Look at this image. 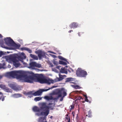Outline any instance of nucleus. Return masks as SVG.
<instances>
[{
    "instance_id": "1",
    "label": "nucleus",
    "mask_w": 122,
    "mask_h": 122,
    "mask_svg": "<svg viewBox=\"0 0 122 122\" xmlns=\"http://www.w3.org/2000/svg\"><path fill=\"white\" fill-rule=\"evenodd\" d=\"M35 74L32 76H27V73L23 71L21 76H20V79H23L25 82L32 83L33 82V81L35 80Z\"/></svg>"
},
{
    "instance_id": "2",
    "label": "nucleus",
    "mask_w": 122,
    "mask_h": 122,
    "mask_svg": "<svg viewBox=\"0 0 122 122\" xmlns=\"http://www.w3.org/2000/svg\"><path fill=\"white\" fill-rule=\"evenodd\" d=\"M23 71H12L8 73V75L13 78L16 77L17 79H20V76H21Z\"/></svg>"
},
{
    "instance_id": "3",
    "label": "nucleus",
    "mask_w": 122,
    "mask_h": 122,
    "mask_svg": "<svg viewBox=\"0 0 122 122\" xmlns=\"http://www.w3.org/2000/svg\"><path fill=\"white\" fill-rule=\"evenodd\" d=\"M76 74L78 76L85 77L86 76L87 74L86 71L82 70L81 68H79L76 71Z\"/></svg>"
},
{
    "instance_id": "4",
    "label": "nucleus",
    "mask_w": 122,
    "mask_h": 122,
    "mask_svg": "<svg viewBox=\"0 0 122 122\" xmlns=\"http://www.w3.org/2000/svg\"><path fill=\"white\" fill-rule=\"evenodd\" d=\"M45 79L42 74H35V80H37V82L41 84L44 83Z\"/></svg>"
},
{
    "instance_id": "5",
    "label": "nucleus",
    "mask_w": 122,
    "mask_h": 122,
    "mask_svg": "<svg viewBox=\"0 0 122 122\" xmlns=\"http://www.w3.org/2000/svg\"><path fill=\"white\" fill-rule=\"evenodd\" d=\"M56 86H53L51 87L50 88H49L48 89H40L39 90L35 92H34L33 93V95L35 96H39L41 95L42 92H44L47 91L52 89L53 88H54L56 87Z\"/></svg>"
},
{
    "instance_id": "6",
    "label": "nucleus",
    "mask_w": 122,
    "mask_h": 122,
    "mask_svg": "<svg viewBox=\"0 0 122 122\" xmlns=\"http://www.w3.org/2000/svg\"><path fill=\"white\" fill-rule=\"evenodd\" d=\"M11 60L13 62V65L15 67H17L20 66V64L19 62V60L17 59L16 57H12L11 58Z\"/></svg>"
},
{
    "instance_id": "7",
    "label": "nucleus",
    "mask_w": 122,
    "mask_h": 122,
    "mask_svg": "<svg viewBox=\"0 0 122 122\" xmlns=\"http://www.w3.org/2000/svg\"><path fill=\"white\" fill-rule=\"evenodd\" d=\"M4 41L6 44L9 46H11L14 43L13 40L10 37L5 38Z\"/></svg>"
},
{
    "instance_id": "8",
    "label": "nucleus",
    "mask_w": 122,
    "mask_h": 122,
    "mask_svg": "<svg viewBox=\"0 0 122 122\" xmlns=\"http://www.w3.org/2000/svg\"><path fill=\"white\" fill-rule=\"evenodd\" d=\"M49 112V110L48 109H47L46 110V111L45 112H42L40 113H37L36 114L39 116L41 115H44V116L43 117V118L46 119V116L48 115Z\"/></svg>"
},
{
    "instance_id": "9",
    "label": "nucleus",
    "mask_w": 122,
    "mask_h": 122,
    "mask_svg": "<svg viewBox=\"0 0 122 122\" xmlns=\"http://www.w3.org/2000/svg\"><path fill=\"white\" fill-rule=\"evenodd\" d=\"M36 53L38 54V56L39 57V60L41 59L42 57H44L46 56L45 53L43 51L40 50L37 51Z\"/></svg>"
},
{
    "instance_id": "10",
    "label": "nucleus",
    "mask_w": 122,
    "mask_h": 122,
    "mask_svg": "<svg viewBox=\"0 0 122 122\" xmlns=\"http://www.w3.org/2000/svg\"><path fill=\"white\" fill-rule=\"evenodd\" d=\"M30 67L32 69H34L35 67L38 68H40L41 67V65L39 63H36L35 62H32L30 64Z\"/></svg>"
},
{
    "instance_id": "11",
    "label": "nucleus",
    "mask_w": 122,
    "mask_h": 122,
    "mask_svg": "<svg viewBox=\"0 0 122 122\" xmlns=\"http://www.w3.org/2000/svg\"><path fill=\"white\" fill-rule=\"evenodd\" d=\"M49 108H51V110H52L53 109V108L51 106H47L46 103H42L41 105V106L40 107L41 110H42L44 111V109L46 110L49 109Z\"/></svg>"
},
{
    "instance_id": "12",
    "label": "nucleus",
    "mask_w": 122,
    "mask_h": 122,
    "mask_svg": "<svg viewBox=\"0 0 122 122\" xmlns=\"http://www.w3.org/2000/svg\"><path fill=\"white\" fill-rule=\"evenodd\" d=\"M59 77H57L55 79V81L56 82L60 81L66 77V76L65 75H62L59 74Z\"/></svg>"
},
{
    "instance_id": "13",
    "label": "nucleus",
    "mask_w": 122,
    "mask_h": 122,
    "mask_svg": "<svg viewBox=\"0 0 122 122\" xmlns=\"http://www.w3.org/2000/svg\"><path fill=\"white\" fill-rule=\"evenodd\" d=\"M17 59L19 61H20L23 62V60L25 59L26 58V56L24 53L23 52L21 53V55L17 57H16Z\"/></svg>"
},
{
    "instance_id": "14",
    "label": "nucleus",
    "mask_w": 122,
    "mask_h": 122,
    "mask_svg": "<svg viewBox=\"0 0 122 122\" xmlns=\"http://www.w3.org/2000/svg\"><path fill=\"white\" fill-rule=\"evenodd\" d=\"M9 86L12 89L15 90H18V87L16 83L10 84H9Z\"/></svg>"
},
{
    "instance_id": "15",
    "label": "nucleus",
    "mask_w": 122,
    "mask_h": 122,
    "mask_svg": "<svg viewBox=\"0 0 122 122\" xmlns=\"http://www.w3.org/2000/svg\"><path fill=\"white\" fill-rule=\"evenodd\" d=\"M56 94L58 95L57 97H53L52 96H51V97L52 98V99L51 100H53L54 101L56 100L59 97H62L61 95V92L60 91H58L56 93Z\"/></svg>"
},
{
    "instance_id": "16",
    "label": "nucleus",
    "mask_w": 122,
    "mask_h": 122,
    "mask_svg": "<svg viewBox=\"0 0 122 122\" xmlns=\"http://www.w3.org/2000/svg\"><path fill=\"white\" fill-rule=\"evenodd\" d=\"M45 80L44 83H46L48 85H50L51 83H53L54 82V81L52 80L45 79Z\"/></svg>"
},
{
    "instance_id": "17",
    "label": "nucleus",
    "mask_w": 122,
    "mask_h": 122,
    "mask_svg": "<svg viewBox=\"0 0 122 122\" xmlns=\"http://www.w3.org/2000/svg\"><path fill=\"white\" fill-rule=\"evenodd\" d=\"M78 26V25L77 23L75 22H73L71 23L69 26L70 28L71 29L72 28H76Z\"/></svg>"
},
{
    "instance_id": "18",
    "label": "nucleus",
    "mask_w": 122,
    "mask_h": 122,
    "mask_svg": "<svg viewBox=\"0 0 122 122\" xmlns=\"http://www.w3.org/2000/svg\"><path fill=\"white\" fill-rule=\"evenodd\" d=\"M33 110L35 112H40L41 110L38 107L35 106L33 108Z\"/></svg>"
},
{
    "instance_id": "19",
    "label": "nucleus",
    "mask_w": 122,
    "mask_h": 122,
    "mask_svg": "<svg viewBox=\"0 0 122 122\" xmlns=\"http://www.w3.org/2000/svg\"><path fill=\"white\" fill-rule=\"evenodd\" d=\"M60 72L62 73H65L66 74L67 73V72L66 69L65 67H62L60 71Z\"/></svg>"
},
{
    "instance_id": "20",
    "label": "nucleus",
    "mask_w": 122,
    "mask_h": 122,
    "mask_svg": "<svg viewBox=\"0 0 122 122\" xmlns=\"http://www.w3.org/2000/svg\"><path fill=\"white\" fill-rule=\"evenodd\" d=\"M21 96V95L20 94H15L12 95V97L14 98H17Z\"/></svg>"
},
{
    "instance_id": "21",
    "label": "nucleus",
    "mask_w": 122,
    "mask_h": 122,
    "mask_svg": "<svg viewBox=\"0 0 122 122\" xmlns=\"http://www.w3.org/2000/svg\"><path fill=\"white\" fill-rule=\"evenodd\" d=\"M3 94L2 93L0 92V101L1 100L2 101H3L5 99V97Z\"/></svg>"
},
{
    "instance_id": "22",
    "label": "nucleus",
    "mask_w": 122,
    "mask_h": 122,
    "mask_svg": "<svg viewBox=\"0 0 122 122\" xmlns=\"http://www.w3.org/2000/svg\"><path fill=\"white\" fill-rule=\"evenodd\" d=\"M58 91H60L61 92V94L62 95V94L63 95V97H64L65 96H66L67 95V93L65 91H61L59 90Z\"/></svg>"
},
{
    "instance_id": "23",
    "label": "nucleus",
    "mask_w": 122,
    "mask_h": 122,
    "mask_svg": "<svg viewBox=\"0 0 122 122\" xmlns=\"http://www.w3.org/2000/svg\"><path fill=\"white\" fill-rule=\"evenodd\" d=\"M30 56L32 58H33L34 60H37L38 59L37 56L36 55L31 54L30 55Z\"/></svg>"
},
{
    "instance_id": "24",
    "label": "nucleus",
    "mask_w": 122,
    "mask_h": 122,
    "mask_svg": "<svg viewBox=\"0 0 122 122\" xmlns=\"http://www.w3.org/2000/svg\"><path fill=\"white\" fill-rule=\"evenodd\" d=\"M66 79L65 82H70L73 81V79L71 77L67 78Z\"/></svg>"
},
{
    "instance_id": "25",
    "label": "nucleus",
    "mask_w": 122,
    "mask_h": 122,
    "mask_svg": "<svg viewBox=\"0 0 122 122\" xmlns=\"http://www.w3.org/2000/svg\"><path fill=\"white\" fill-rule=\"evenodd\" d=\"M11 46L17 48H19L20 47V45L19 44L17 45L14 42V43H13V45Z\"/></svg>"
},
{
    "instance_id": "26",
    "label": "nucleus",
    "mask_w": 122,
    "mask_h": 122,
    "mask_svg": "<svg viewBox=\"0 0 122 122\" xmlns=\"http://www.w3.org/2000/svg\"><path fill=\"white\" fill-rule=\"evenodd\" d=\"M44 98L45 99L47 100H51L52 99V98L51 97V96H45L44 97Z\"/></svg>"
},
{
    "instance_id": "27",
    "label": "nucleus",
    "mask_w": 122,
    "mask_h": 122,
    "mask_svg": "<svg viewBox=\"0 0 122 122\" xmlns=\"http://www.w3.org/2000/svg\"><path fill=\"white\" fill-rule=\"evenodd\" d=\"M34 91H32L28 92L26 94L27 95H33V93Z\"/></svg>"
},
{
    "instance_id": "28",
    "label": "nucleus",
    "mask_w": 122,
    "mask_h": 122,
    "mask_svg": "<svg viewBox=\"0 0 122 122\" xmlns=\"http://www.w3.org/2000/svg\"><path fill=\"white\" fill-rule=\"evenodd\" d=\"M59 63L63 65H66L67 64V63L63 61H59Z\"/></svg>"
},
{
    "instance_id": "29",
    "label": "nucleus",
    "mask_w": 122,
    "mask_h": 122,
    "mask_svg": "<svg viewBox=\"0 0 122 122\" xmlns=\"http://www.w3.org/2000/svg\"><path fill=\"white\" fill-rule=\"evenodd\" d=\"M41 97H35L34 98V100L35 101H39L40 100H41Z\"/></svg>"
},
{
    "instance_id": "30",
    "label": "nucleus",
    "mask_w": 122,
    "mask_h": 122,
    "mask_svg": "<svg viewBox=\"0 0 122 122\" xmlns=\"http://www.w3.org/2000/svg\"><path fill=\"white\" fill-rule=\"evenodd\" d=\"M73 87L76 89H80L81 88L78 85H72Z\"/></svg>"
},
{
    "instance_id": "31",
    "label": "nucleus",
    "mask_w": 122,
    "mask_h": 122,
    "mask_svg": "<svg viewBox=\"0 0 122 122\" xmlns=\"http://www.w3.org/2000/svg\"><path fill=\"white\" fill-rule=\"evenodd\" d=\"M76 101H77V100H80L81 99H82V100L83 99L82 97L80 96H78V97H77L76 98Z\"/></svg>"
},
{
    "instance_id": "32",
    "label": "nucleus",
    "mask_w": 122,
    "mask_h": 122,
    "mask_svg": "<svg viewBox=\"0 0 122 122\" xmlns=\"http://www.w3.org/2000/svg\"><path fill=\"white\" fill-rule=\"evenodd\" d=\"M59 58L61 60H63L65 61H66V59L62 57L61 56H58Z\"/></svg>"
},
{
    "instance_id": "33",
    "label": "nucleus",
    "mask_w": 122,
    "mask_h": 122,
    "mask_svg": "<svg viewBox=\"0 0 122 122\" xmlns=\"http://www.w3.org/2000/svg\"><path fill=\"white\" fill-rule=\"evenodd\" d=\"M92 112L90 110L88 112V117H91L92 116Z\"/></svg>"
},
{
    "instance_id": "34",
    "label": "nucleus",
    "mask_w": 122,
    "mask_h": 122,
    "mask_svg": "<svg viewBox=\"0 0 122 122\" xmlns=\"http://www.w3.org/2000/svg\"><path fill=\"white\" fill-rule=\"evenodd\" d=\"M26 50L29 53H31L32 52L31 50L28 48H27Z\"/></svg>"
},
{
    "instance_id": "35",
    "label": "nucleus",
    "mask_w": 122,
    "mask_h": 122,
    "mask_svg": "<svg viewBox=\"0 0 122 122\" xmlns=\"http://www.w3.org/2000/svg\"><path fill=\"white\" fill-rule=\"evenodd\" d=\"M5 90L7 92H11V90L8 88H6L5 89Z\"/></svg>"
},
{
    "instance_id": "36",
    "label": "nucleus",
    "mask_w": 122,
    "mask_h": 122,
    "mask_svg": "<svg viewBox=\"0 0 122 122\" xmlns=\"http://www.w3.org/2000/svg\"><path fill=\"white\" fill-rule=\"evenodd\" d=\"M85 101L87 102H89V100L87 99V97L86 95L85 96Z\"/></svg>"
},
{
    "instance_id": "37",
    "label": "nucleus",
    "mask_w": 122,
    "mask_h": 122,
    "mask_svg": "<svg viewBox=\"0 0 122 122\" xmlns=\"http://www.w3.org/2000/svg\"><path fill=\"white\" fill-rule=\"evenodd\" d=\"M3 55H4V54L3 52L2 51H0V57H1Z\"/></svg>"
},
{
    "instance_id": "38",
    "label": "nucleus",
    "mask_w": 122,
    "mask_h": 122,
    "mask_svg": "<svg viewBox=\"0 0 122 122\" xmlns=\"http://www.w3.org/2000/svg\"><path fill=\"white\" fill-rule=\"evenodd\" d=\"M27 48L26 47H23L21 48V50H26Z\"/></svg>"
},
{
    "instance_id": "39",
    "label": "nucleus",
    "mask_w": 122,
    "mask_h": 122,
    "mask_svg": "<svg viewBox=\"0 0 122 122\" xmlns=\"http://www.w3.org/2000/svg\"><path fill=\"white\" fill-rule=\"evenodd\" d=\"M4 86V85H0V87L2 88H3Z\"/></svg>"
},
{
    "instance_id": "40",
    "label": "nucleus",
    "mask_w": 122,
    "mask_h": 122,
    "mask_svg": "<svg viewBox=\"0 0 122 122\" xmlns=\"http://www.w3.org/2000/svg\"><path fill=\"white\" fill-rule=\"evenodd\" d=\"M3 41L2 40H0V45H1L3 43Z\"/></svg>"
},
{
    "instance_id": "41",
    "label": "nucleus",
    "mask_w": 122,
    "mask_h": 122,
    "mask_svg": "<svg viewBox=\"0 0 122 122\" xmlns=\"http://www.w3.org/2000/svg\"><path fill=\"white\" fill-rule=\"evenodd\" d=\"M71 109H73L74 108V105H71Z\"/></svg>"
},
{
    "instance_id": "42",
    "label": "nucleus",
    "mask_w": 122,
    "mask_h": 122,
    "mask_svg": "<svg viewBox=\"0 0 122 122\" xmlns=\"http://www.w3.org/2000/svg\"><path fill=\"white\" fill-rule=\"evenodd\" d=\"M3 67V66L2 64L0 63V69Z\"/></svg>"
},
{
    "instance_id": "43",
    "label": "nucleus",
    "mask_w": 122,
    "mask_h": 122,
    "mask_svg": "<svg viewBox=\"0 0 122 122\" xmlns=\"http://www.w3.org/2000/svg\"><path fill=\"white\" fill-rule=\"evenodd\" d=\"M65 118L66 120H67V121H68V120H69V118H70L69 117H66Z\"/></svg>"
},
{
    "instance_id": "44",
    "label": "nucleus",
    "mask_w": 122,
    "mask_h": 122,
    "mask_svg": "<svg viewBox=\"0 0 122 122\" xmlns=\"http://www.w3.org/2000/svg\"><path fill=\"white\" fill-rule=\"evenodd\" d=\"M3 76L0 75V79H1L3 77Z\"/></svg>"
},
{
    "instance_id": "45",
    "label": "nucleus",
    "mask_w": 122,
    "mask_h": 122,
    "mask_svg": "<svg viewBox=\"0 0 122 122\" xmlns=\"http://www.w3.org/2000/svg\"><path fill=\"white\" fill-rule=\"evenodd\" d=\"M3 37V36L1 35L0 34V38H2Z\"/></svg>"
},
{
    "instance_id": "46",
    "label": "nucleus",
    "mask_w": 122,
    "mask_h": 122,
    "mask_svg": "<svg viewBox=\"0 0 122 122\" xmlns=\"http://www.w3.org/2000/svg\"><path fill=\"white\" fill-rule=\"evenodd\" d=\"M73 31V30H70L69 31H68V32L69 33H71V31Z\"/></svg>"
},
{
    "instance_id": "47",
    "label": "nucleus",
    "mask_w": 122,
    "mask_h": 122,
    "mask_svg": "<svg viewBox=\"0 0 122 122\" xmlns=\"http://www.w3.org/2000/svg\"><path fill=\"white\" fill-rule=\"evenodd\" d=\"M63 97H62L61 98V100H60L61 101H62L63 100Z\"/></svg>"
},
{
    "instance_id": "48",
    "label": "nucleus",
    "mask_w": 122,
    "mask_h": 122,
    "mask_svg": "<svg viewBox=\"0 0 122 122\" xmlns=\"http://www.w3.org/2000/svg\"><path fill=\"white\" fill-rule=\"evenodd\" d=\"M52 104V103H49L48 104V105H50Z\"/></svg>"
},
{
    "instance_id": "49",
    "label": "nucleus",
    "mask_w": 122,
    "mask_h": 122,
    "mask_svg": "<svg viewBox=\"0 0 122 122\" xmlns=\"http://www.w3.org/2000/svg\"><path fill=\"white\" fill-rule=\"evenodd\" d=\"M70 118H69V120H68V121H67V122H70Z\"/></svg>"
},
{
    "instance_id": "50",
    "label": "nucleus",
    "mask_w": 122,
    "mask_h": 122,
    "mask_svg": "<svg viewBox=\"0 0 122 122\" xmlns=\"http://www.w3.org/2000/svg\"><path fill=\"white\" fill-rule=\"evenodd\" d=\"M80 32H79L78 33V35L79 36H80Z\"/></svg>"
},
{
    "instance_id": "51",
    "label": "nucleus",
    "mask_w": 122,
    "mask_h": 122,
    "mask_svg": "<svg viewBox=\"0 0 122 122\" xmlns=\"http://www.w3.org/2000/svg\"><path fill=\"white\" fill-rule=\"evenodd\" d=\"M52 117H53V116H51L50 117V118L52 119Z\"/></svg>"
},
{
    "instance_id": "52",
    "label": "nucleus",
    "mask_w": 122,
    "mask_h": 122,
    "mask_svg": "<svg viewBox=\"0 0 122 122\" xmlns=\"http://www.w3.org/2000/svg\"><path fill=\"white\" fill-rule=\"evenodd\" d=\"M78 92V91H76V92Z\"/></svg>"
},
{
    "instance_id": "53",
    "label": "nucleus",
    "mask_w": 122,
    "mask_h": 122,
    "mask_svg": "<svg viewBox=\"0 0 122 122\" xmlns=\"http://www.w3.org/2000/svg\"><path fill=\"white\" fill-rule=\"evenodd\" d=\"M90 101V102H91V101Z\"/></svg>"
},
{
    "instance_id": "54",
    "label": "nucleus",
    "mask_w": 122,
    "mask_h": 122,
    "mask_svg": "<svg viewBox=\"0 0 122 122\" xmlns=\"http://www.w3.org/2000/svg\"><path fill=\"white\" fill-rule=\"evenodd\" d=\"M55 64V62H54V64Z\"/></svg>"
},
{
    "instance_id": "55",
    "label": "nucleus",
    "mask_w": 122,
    "mask_h": 122,
    "mask_svg": "<svg viewBox=\"0 0 122 122\" xmlns=\"http://www.w3.org/2000/svg\"><path fill=\"white\" fill-rule=\"evenodd\" d=\"M72 83H73L74 82H72Z\"/></svg>"
}]
</instances>
